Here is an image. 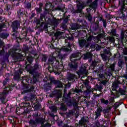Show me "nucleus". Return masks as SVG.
Segmentation results:
<instances>
[{
	"instance_id": "obj_5",
	"label": "nucleus",
	"mask_w": 127,
	"mask_h": 127,
	"mask_svg": "<svg viewBox=\"0 0 127 127\" xmlns=\"http://www.w3.org/2000/svg\"><path fill=\"white\" fill-rule=\"evenodd\" d=\"M87 66H88L87 64H84L83 65V67H82L80 68L79 71V73H81V74H87V73H88V70H87Z\"/></svg>"
},
{
	"instance_id": "obj_2",
	"label": "nucleus",
	"mask_w": 127,
	"mask_h": 127,
	"mask_svg": "<svg viewBox=\"0 0 127 127\" xmlns=\"http://www.w3.org/2000/svg\"><path fill=\"white\" fill-rule=\"evenodd\" d=\"M12 30L13 32H15L17 30L18 27L20 26V24L18 21H14L12 23L11 25Z\"/></svg>"
},
{
	"instance_id": "obj_13",
	"label": "nucleus",
	"mask_w": 127,
	"mask_h": 127,
	"mask_svg": "<svg viewBox=\"0 0 127 127\" xmlns=\"http://www.w3.org/2000/svg\"><path fill=\"white\" fill-rule=\"evenodd\" d=\"M101 103H102L103 104H104L105 105H108V104H109V100H105V99H102L101 100Z\"/></svg>"
},
{
	"instance_id": "obj_25",
	"label": "nucleus",
	"mask_w": 127,
	"mask_h": 127,
	"mask_svg": "<svg viewBox=\"0 0 127 127\" xmlns=\"http://www.w3.org/2000/svg\"><path fill=\"white\" fill-rule=\"evenodd\" d=\"M61 32H58L55 34V36L58 37V36H59L61 34Z\"/></svg>"
},
{
	"instance_id": "obj_29",
	"label": "nucleus",
	"mask_w": 127,
	"mask_h": 127,
	"mask_svg": "<svg viewBox=\"0 0 127 127\" xmlns=\"http://www.w3.org/2000/svg\"><path fill=\"white\" fill-rule=\"evenodd\" d=\"M85 119V117H83L81 119V121H79V125H83V120H84Z\"/></svg>"
},
{
	"instance_id": "obj_47",
	"label": "nucleus",
	"mask_w": 127,
	"mask_h": 127,
	"mask_svg": "<svg viewBox=\"0 0 127 127\" xmlns=\"http://www.w3.org/2000/svg\"><path fill=\"white\" fill-rule=\"evenodd\" d=\"M79 54H78V56L79 55Z\"/></svg>"
},
{
	"instance_id": "obj_7",
	"label": "nucleus",
	"mask_w": 127,
	"mask_h": 127,
	"mask_svg": "<svg viewBox=\"0 0 127 127\" xmlns=\"http://www.w3.org/2000/svg\"><path fill=\"white\" fill-rule=\"evenodd\" d=\"M49 63H51L52 65L54 64V62H57L58 64H59V62L56 60V58L54 57H52L51 59H50L49 60Z\"/></svg>"
},
{
	"instance_id": "obj_44",
	"label": "nucleus",
	"mask_w": 127,
	"mask_h": 127,
	"mask_svg": "<svg viewBox=\"0 0 127 127\" xmlns=\"http://www.w3.org/2000/svg\"><path fill=\"white\" fill-rule=\"evenodd\" d=\"M68 45L69 48H70V44H69V43H68Z\"/></svg>"
},
{
	"instance_id": "obj_31",
	"label": "nucleus",
	"mask_w": 127,
	"mask_h": 127,
	"mask_svg": "<svg viewBox=\"0 0 127 127\" xmlns=\"http://www.w3.org/2000/svg\"><path fill=\"white\" fill-rule=\"evenodd\" d=\"M101 83L103 84V85H106V84H107V81L103 80L101 82Z\"/></svg>"
},
{
	"instance_id": "obj_45",
	"label": "nucleus",
	"mask_w": 127,
	"mask_h": 127,
	"mask_svg": "<svg viewBox=\"0 0 127 127\" xmlns=\"http://www.w3.org/2000/svg\"><path fill=\"white\" fill-rule=\"evenodd\" d=\"M64 127H68V126L66 125V126H64Z\"/></svg>"
},
{
	"instance_id": "obj_10",
	"label": "nucleus",
	"mask_w": 127,
	"mask_h": 127,
	"mask_svg": "<svg viewBox=\"0 0 127 127\" xmlns=\"http://www.w3.org/2000/svg\"><path fill=\"white\" fill-rule=\"evenodd\" d=\"M71 29L72 30H77V29H79V26L77 24H73L71 26Z\"/></svg>"
},
{
	"instance_id": "obj_16",
	"label": "nucleus",
	"mask_w": 127,
	"mask_h": 127,
	"mask_svg": "<svg viewBox=\"0 0 127 127\" xmlns=\"http://www.w3.org/2000/svg\"><path fill=\"white\" fill-rule=\"evenodd\" d=\"M27 60L29 63H31V62L32 61V57L29 56L27 57Z\"/></svg>"
},
{
	"instance_id": "obj_41",
	"label": "nucleus",
	"mask_w": 127,
	"mask_h": 127,
	"mask_svg": "<svg viewBox=\"0 0 127 127\" xmlns=\"http://www.w3.org/2000/svg\"><path fill=\"white\" fill-rule=\"evenodd\" d=\"M52 82H53V83H54V84H56V83H57L56 80H54Z\"/></svg>"
},
{
	"instance_id": "obj_28",
	"label": "nucleus",
	"mask_w": 127,
	"mask_h": 127,
	"mask_svg": "<svg viewBox=\"0 0 127 127\" xmlns=\"http://www.w3.org/2000/svg\"><path fill=\"white\" fill-rule=\"evenodd\" d=\"M27 8H30L31 7V4L30 3H28L26 5Z\"/></svg>"
},
{
	"instance_id": "obj_35",
	"label": "nucleus",
	"mask_w": 127,
	"mask_h": 127,
	"mask_svg": "<svg viewBox=\"0 0 127 127\" xmlns=\"http://www.w3.org/2000/svg\"><path fill=\"white\" fill-rule=\"evenodd\" d=\"M110 41H112V42H114V41H115V39H114V38H112L110 39Z\"/></svg>"
},
{
	"instance_id": "obj_46",
	"label": "nucleus",
	"mask_w": 127,
	"mask_h": 127,
	"mask_svg": "<svg viewBox=\"0 0 127 127\" xmlns=\"http://www.w3.org/2000/svg\"><path fill=\"white\" fill-rule=\"evenodd\" d=\"M102 58H104V56H102Z\"/></svg>"
},
{
	"instance_id": "obj_39",
	"label": "nucleus",
	"mask_w": 127,
	"mask_h": 127,
	"mask_svg": "<svg viewBox=\"0 0 127 127\" xmlns=\"http://www.w3.org/2000/svg\"><path fill=\"white\" fill-rule=\"evenodd\" d=\"M61 109H62V110H64V111H66V109H65V107H62Z\"/></svg>"
},
{
	"instance_id": "obj_6",
	"label": "nucleus",
	"mask_w": 127,
	"mask_h": 127,
	"mask_svg": "<svg viewBox=\"0 0 127 127\" xmlns=\"http://www.w3.org/2000/svg\"><path fill=\"white\" fill-rule=\"evenodd\" d=\"M98 0H95L90 5V7L93 9H96L98 7Z\"/></svg>"
},
{
	"instance_id": "obj_12",
	"label": "nucleus",
	"mask_w": 127,
	"mask_h": 127,
	"mask_svg": "<svg viewBox=\"0 0 127 127\" xmlns=\"http://www.w3.org/2000/svg\"><path fill=\"white\" fill-rule=\"evenodd\" d=\"M74 78H75V74H70L68 77V81H73Z\"/></svg>"
},
{
	"instance_id": "obj_23",
	"label": "nucleus",
	"mask_w": 127,
	"mask_h": 127,
	"mask_svg": "<svg viewBox=\"0 0 127 127\" xmlns=\"http://www.w3.org/2000/svg\"><path fill=\"white\" fill-rule=\"evenodd\" d=\"M52 112H56L57 111V108L56 107H52Z\"/></svg>"
},
{
	"instance_id": "obj_15",
	"label": "nucleus",
	"mask_w": 127,
	"mask_h": 127,
	"mask_svg": "<svg viewBox=\"0 0 127 127\" xmlns=\"http://www.w3.org/2000/svg\"><path fill=\"white\" fill-rule=\"evenodd\" d=\"M95 47L96 48V50L97 51L101 50V47L99 46L98 44L95 45Z\"/></svg>"
},
{
	"instance_id": "obj_11",
	"label": "nucleus",
	"mask_w": 127,
	"mask_h": 127,
	"mask_svg": "<svg viewBox=\"0 0 127 127\" xmlns=\"http://www.w3.org/2000/svg\"><path fill=\"white\" fill-rule=\"evenodd\" d=\"M0 36L2 38H7V37H8V34H5L4 33H2L0 34Z\"/></svg>"
},
{
	"instance_id": "obj_36",
	"label": "nucleus",
	"mask_w": 127,
	"mask_h": 127,
	"mask_svg": "<svg viewBox=\"0 0 127 127\" xmlns=\"http://www.w3.org/2000/svg\"><path fill=\"white\" fill-rule=\"evenodd\" d=\"M71 56L72 57H77V56H78V55H76V56H75V54H72Z\"/></svg>"
},
{
	"instance_id": "obj_18",
	"label": "nucleus",
	"mask_w": 127,
	"mask_h": 127,
	"mask_svg": "<svg viewBox=\"0 0 127 127\" xmlns=\"http://www.w3.org/2000/svg\"><path fill=\"white\" fill-rule=\"evenodd\" d=\"M104 53L105 54H109L110 55L111 54V52L110 51V50L105 49Z\"/></svg>"
},
{
	"instance_id": "obj_38",
	"label": "nucleus",
	"mask_w": 127,
	"mask_h": 127,
	"mask_svg": "<svg viewBox=\"0 0 127 127\" xmlns=\"http://www.w3.org/2000/svg\"><path fill=\"white\" fill-rule=\"evenodd\" d=\"M103 23H104V24H103L104 27H106V22H104Z\"/></svg>"
},
{
	"instance_id": "obj_8",
	"label": "nucleus",
	"mask_w": 127,
	"mask_h": 127,
	"mask_svg": "<svg viewBox=\"0 0 127 127\" xmlns=\"http://www.w3.org/2000/svg\"><path fill=\"white\" fill-rule=\"evenodd\" d=\"M92 54L90 53H87L86 54L84 55L83 59L84 60H87V59H89V58H91L92 57Z\"/></svg>"
},
{
	"instance_id": "obj_9",
	"label": "nucleus",
	"mask_w": 127,
	"mask_h": 127,
	"mask_svg": "<svg viewBox=\"0 0 127 127\" xmlns=\"http://www.w3.org/2000/svg\"><path fill=\"white\" fill-rule=\"evenodd\" d=\"M70 68H73L74 69H76L78 67V63L77 62H72L70 65Z\"/></svg>"
},
{
	"instance_id": "obj_19",
	"label": "nucleus",
	"mask_w": 127,
	"mask_h": 127,
	"mask_svg": "<svg viewBox=\"0 0 127 127\" xmlns=\"http://www.w3.org/2000/svg\"><path fill=\"white\" fill-rule=\"evenodd\" d=\"M54 92H55V93H57V94L58 95H59V96L60 97H61V91H60V90H55V91H54Z\"/></svg>"
},
{
	"instance_id": "obj_21",
	"label": "nucleus",
	"mask_w": 127,
	"mask_h": 127,
	"mask_svg": "<svg viewBox=\"0 0 127 127\" xmlns=\"http://www.w3.org/2000/svg\"><path fill=\"white\" fill-rule=\"evenodd\" d=\"M110 68L112 71H115V64H113L110 65Z\"/></svg>"
},
{
	"instance_id": "obj_17",
	"label": "nucleus",
	"mask_w": 127,
	"mask_h": 127,
	"mask_svg": "<svg viewBox=\"0 0 127 127\" xmlns=\"http://www.w3.org/2000/svg\"><path fill=\"white\" fill-rule=\"evenodd\" d=\"M62 50L64 52H68V51H69V49H68L67 47H64L62 48Z\"/></svg>"
},
{
	"instance_id": "obj_42",
	"label": "nucleus",
	"mask_w": 127,
	"mask_h": 127,
	"mask_svg": "<svg viewBox=\"0 0 127 127\" xmlns=\"http://www.w3.org/2000/svg\"><path fill=\"white\" fill-rule=\"evenodd\" d=\"M3 85H4L5 84H6V82L3 81Z\"/></svg>"
},
{
	"instance_id": "obj_30",
	"label": "nucleus",
	"mask_w": 127,
	"mask_h": 127,
	"mask_svg": "<svg viewBox=\"0 0 127 127\" xmlns=\"http://www.w3.org/2000/svg\"><path fill=\"white\" fill-rule=\"evenodd\" d=\"M110 102H111V103H113V102H114V101H115V98H111L110 100H109Z\"/></svg>"
},
{
	"instance_id": "obj_3",
	"label": "nucleus",
	"mask_w": 127,
	"mask_h": 127,
	"mask_svg": "<svg viewBox=\"0 0 127 127\" xmlns=\"http://www.w3.org/2000/svg\"><path fill=\"white\" fill-rule=\"evenodd\" d=\"M7 94H8V92H7L5 89L3 90V92L0 94V99L2 104H4V103H5V102H4V100H5L6 96H7Z\"/></svg>"
},
{
	"instance_id": "obj_32",
	"label": "nucleus",
	"mask_w": 127,
	"mask_h": 127,
	"mask_svg": "<svg viewBox=\"0 0 127 127\" xmlns=\"http://www.w3.org/2000/svg\"><path fill=\"white\" fill-rule=\"evenodd\" d=\"M99 77H100V78H104V77H105V76L103 74H99Z\"/></svg>"
},
{
	"instance_id": "obj_27",
	"label": "nucleus",
	"mask_w": 127,
	"mask_h": 127,
	"mask_svg": "<svg viewBox=\"0 0 127 127\" xmlns=\"http://www.w3.org/2000/svg\"><path fill=\"white\" fill-rule=\"evenodd\" d=\"M41 7H40L39 8H36V10L37 11V12H40V11H41Z\"/></svg>"
},
{
	"instance_id": "obj_34",
	"label": "nucleus",
	"mask_w": 127,
	"mask_h": 127,
	"mask_svg": "<svg viewBox=\"0 0 127 127\" xmlns=\"http://www.w3.org/2000/svg\"><path fill=\"white\" fill-rule=\"evenodd\" d=\"M78 8L79 9H83V6H82V7L80 8V5H78Z\"/></svg>"
},
{
	"instance_id": "obj_48",
	"label": "nucleus",
	"mask_w": 127,
	"mask_h": 127,
	"mask_svg": "<svg viewBox=\"0 0 127 127\" xmlns=\"http://www.w3.org/2000/svg\"><path fill=\"white\" fill-rule=\"evenodd\" d=\"M85 85H86V83H84Z\"/></svg>"
},
{
	"instance_id": "obj_24",
	"label": "nucleus",
	"mask_w": 127,
	"mask_h": 127,
	"mask_svg": "<svg viewBox=\"0 0 127 127\" xmlns=\"http://www.w3.org/2000/svg\"><path fill=\"white\" fill-rule=\"evenodd\" d=\"M123 53L124 55H127V48H125L124 50Z\"/></svg>"
},
{
	"instance_id": "obj_1",
	"label": "nucleus",
	"mask_w": 127,
	"mask_h": 127,
	"mask_svg": "<svg viewBox=\"0 0 127 127\" xmlns=\"http://www.w3.org/2000/svg\"><path fill=\"white\" fill-rule=\"evenodd\" d=\"M88 41H91V37H89L87 40H80L79 41V46L80 47H88L89 46V43Z\"/></svg>"
},
{
	"instance_id": "obj_20",
	"label": "nucleus",
	"mask_w": 127,
	"mask_h": 127,
	"mask_svg": "<svg viewBox=\"0 0 127 127\" xmlns=\"http://www.w3.org/2000/svg\"><path fill=\"white\" fill-rule=\"evenodd\" d=\"M95 113H102V107L98 108V109Z\"/></svg>"
},
{
	"instance_id": "obj_14",
	"label": "nucleus",
	"mask_w": 127,
	"mask_h": 127,
	"mask_svg": "<svg viewBox=\"0 0 127 127\" xmlns=\"http://www.w3.org/2000/svg\"><path fill=\"white\" fill-rule=\"evenodd\" d=\"M111 34H112V35H114V36H116L117 34V31H116V30H112L111 31Z\"/></svg>"
},
{
	"instance_id": "obj_26",
	"label": "nucleus",
	"mask_w": 127,
	"mask_h": 127,
	"mask_svg": "<svg viewBox=\"0 0 127 127\" xmlns=\"http://www.w3.org/2000/svg\"><path fill=\"white\" fill-rule=\"evenodd\" d=\"M96 113V119H98V118H99V117H100L101 116V113H97V112H95Z\"/></svg>"
},
{
	"instance_id": "obj_40",
	"label": "nucleus",
	"mask_w": 127,
	"mask_h": 127,
	"mask_svg": "<svg viewBox=\"0 0 127 127\" xmlns=\"http://www.w3.org/2000/svg\"><path fill=\"white\" fill-rule=\"evenodd\" d=\"M107 111H108V110H104L103 111V112H104V113H106L107 112Z\"/></svg>"
},
{
	"instance_id": "obj_37",
	"label": "nucleus",
	"mask_w": 127,
	"mask_h": 127,
	"mask_svg": "<svg viewBox=\"0 0 127 127\" xmlns=\"http://www.w3.org/2000/svg\"><path fill=\"white\" fill-rule=\"evenodd\" d=\"M115 107H116V108H118V107H119V103H116L115 104Z\"/></svg>"
},
{
	"instance_id": "obj_43",
	"label": "nucleus",
	"mask_w": 127,
	"mask_h": 127,
	"mask_svg": "<svg viewBox=\"0 0 127 127\" xmlns=\"http://www.w3.org/2000/svg\"><path fill=\"white\" fill-rule=\"evenodd\" d=\"M43 4H42V3H40V6H42V5H43Z\"/></svg>"
},
{
	"instance_id": "obj_4",
	"label": "nucleus",
	"mask_w": 127,
	"mask_h": 127,
	"mask_svg": "<svg viewBox=\"0 0 127 127\" xmlns=\"http://www.w3.org/2000/svg\"><path fill=\"white\" fill-rule=\"evenodd\" d=\"M59 23H60V19H54L51 20V25H52L54 26L53 28V29H54V27H56V26H57V25H58Z\"/></svg>"
},
{
	"instance_id": "obj_22",
	"label": "nucleus",
	"mask_w": 127,
	"mask_h": 127,
	"mask_svg": "<svg viewBox=\"0 0 127 127\" xmlns=\"http://www.w3.org/2000/svg\"><path fill=\"white\" fill-rule=\"evenodd\" d=\"M121 38L122 40H124V38H125V33H124L123 32L121 33Z\"/></svg>"
},
{
	"instance_id": "obj_33",
	"label": "nucleus",
	"mask_w": 127,
	"mask_h": 127,
	"mask_svg": "<svg viewBox=\"0 0 127 127\" xmlns=\"http://www.w3.org/2000/svg\"><path fill=\"white\" fill-rule=\"evenodd\" d=\"M18 58H22V54H18Z\"/></svg>"
}]
</instances>
